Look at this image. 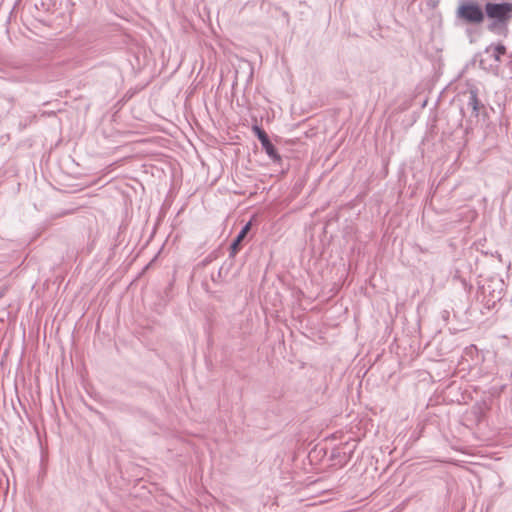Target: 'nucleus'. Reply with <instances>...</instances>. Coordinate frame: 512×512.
<instances>
[{"label": "nucleus", "instance_id": "obj_1", "mask_svg": "<svg viewBox=\"0 0 512 512\" xmlns=\"http://www.w3.org/2000/svg\"><path fill=\"white\" fill-rule=\"evenodd\" d=\"M489 18L498 21H506L511 17L512 4L510 3H487L485 7Z\"/></svg>", "mask_w": 512, "mask_h": 512}, {"label": "nucleus", "instance_id": "obj_2", "mask_svg": "<svg viewBox=\"0 0 512 512\" xmlns=\"http://www.w3.org/2000/svg\"><path fill=\"white\" fill-rule=\"evenodd\" d=\"M460 18L469 23H480L484 18L481 8L473 3L462 4L457 11Z\"/></svg>", "mask_w": 512, "mask_h": 512}, {"label": "nucleus", "instance_id": "obj_3", "mask_svg": "<svg viewBox=\"0 0 512 512\" xmlns=\"http://www.w3.org/2000/svg\"><path fill=\"white\" fill-rule=\"evenodd\" d=\"M485 54L489 55L498 64L501 57L506 54V47L503 44L490 45L486 48Z\"/></svg>", "mask_w": 512, "mask_h": 512}, {"label": "nucleus", "instance_id": "obj_4", "mask_svg": "<svg viewBox=\"0 0 512 512\" xmlns=\"http://www.w3.org/2000/svg\"><path fill=\"white\" fill-rule=\"evenodd\" d=\"M262 148L265 150L267 155L274 161H279L280 156L277 153L276 148L274 145L270 142V140L264 144H262Z\"/></svg>", "mask_w": 512, "mask_h": 512}, {"label": "nucleus", "instance_id": "obj_5", "mask_svg": "<svg viewBox=\"0 0 512 512\" xmlns=\"http://www.w3.org/2000/svg\"><path fill=\"white\" fill-rule=\"evenodd\" d=\"M356 446H357V442L355 440H353L351 443L349 441H347L344 444V448L348 447L349 450H348V452H345V451L343 452V457H342V460L340 461L341 464H345L350 460L354 450L356 449Z\"/></svg>", "mask_w": 512, "mask_h": 512}, {"label": "nucleus", "instance_id": "obj_6", "mask_svg": "<svg viewBox=\"0 0 512 512\" xmlns=\"http://www.w3.org/2000/svg\"><path fill=\"white\" fill-rule=\"evenodd\" d=\"M253 131L255 132L256 136L258 137L259 141L261 142V145L269 141V138H268L266 132L263 131L258 126H254Z\"/></svg>", "mask_w": 512, "mask_h": 512}, {"label": "nucleus", "instance_id": "obj_7", "mask_svg": "<svg viewBox=\"0 0 512 512\" xmlns=\"http://www.w3.org/2000/svg\"><path fill=\"white\" fill-rule=\"evenodd\" d=\"M469 105L475 112L478 111V98L475 92L470 93Z\"/></svg>", "mask_w": 512, "mask_h": 512}, {"label": "nucleus", "instance_id": "obj_8", "mask_svg": "<svg viewBox=\"0 0 512 512\" xmlns=\"http://www.w3.org/2000/svg\"><path fill=\"white\" fill-rule=\"evenodd\" d=\"M251 228V222L246 223L240 231V238H245Z\"/></svg>", "mask_w": 512, "mask_h": 512}, {"label": "nucleus", "instance_id": "obj_9", "mask_svg": "<svg viewBox=\"0 0 512 512\" xmlns=\"http://www.w3.org/2000/svg\"><path fill=\"white\" fill-rule=\"evenodd\" d=\"M244 238H240V234H238V236L236 237V239L233 241L232 245H231V249L236 252L237 249H238V245L241 243V241L243 240Z\"/></svg>", "mask_w": 512, "mask_h": 512}]
</instances>
